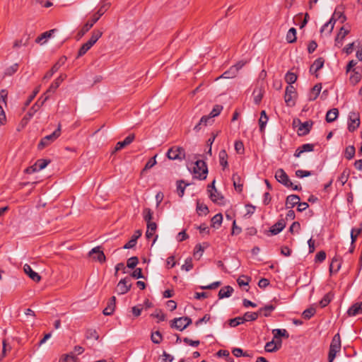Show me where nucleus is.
I'll return each instance as SVG.
<instances>
[{"label": "nucleus", "mask_w": 362, "mask_h": 362, "mask_svg": "<svg viewBox=\"0 0 362 362\" xmlns=\"http://www.w3.org/2000/svg\"><path fill=\"white\" fill-rule=\"evenodd\" d=\"M108 8L107 4L102 5L98 11L93 15L91 19L83 25L82 28L78 31L77 35L78 38L83 37L89 30L93 26V25L100 19V18L107 11Z\"/></svg>", "instance_id": "obj_1"}, {"label": "nucleus", "mask_w": 362, "mask_h": 362, "mask_svg": "<svg viewBox=\"0 0 362 362\" xmlns=\"http://www.w3.org/2000/svg\"><path fill=\"white\" fill-rule=\"evenodd\" d=\"M102 35V31L99 30H93L90 38L80 47L77 57L84 55L94 45L99 38L101 37Z\"/></svg>", "instance_id": "obj_2"}, {"label": "nucleus", "mask_w": 362, "mask_h": 362, "mask_svg": "<svg viewBox=\"0 0 362 362\" xmlns=\"http://www.w3.org/2000/svg\"><path fill=\"white\" fill-rule=\"evenodd\" d=\"M193 173L195 178L202 180H205L208 173V167L206 162L202 160H197L193 168Z\"/></svg>", "instance_id": "obj_3"}, {"label": "nucleus", "mask_w": 362, "mask_h": 362, "mask_svg": "<svg viewBox=\"0 0 362 362\" xmlns=\"http://www.w3.org/2000/svg\"><path fill=\"white\" fill-rule=\"evenodd\" d=\"M192 321L189 317H180L174 318L170 321V327L182 331L192 324Z\"/></svg>", "instance_id": "obj_4"}, {"label": "nucleus", "mask_w": 362, "mask_h": 362, "mask_svg": "<svg viewBox=\"0 0 362 362\" xmlns=\"http://www.w3.org/2000/svg\"><path fill=\"white\" fill-rule=\"evenodd\" d=\"M61 134V124H59L57 129L51 134L43 137L37 145L38 149H42L54 141Z\"/></svg>", "instance_id": "obj_5"}, {"label": "nucleus", "mask_w": 362, "mask_h": 362, "mask_svg": "<svg viewBox=\"0 0 362 362\" xmlns=\"http://www.w3.org/2000/svg\"><path fill=\"white\" fill-rule=\"evenodd\" d=\"M167 157L170 160H182L185 159V151L182 147L180 146H173L170 149H168L167 153Z\"/></svg>", "instance_id": "obj_6"}, {"label": "nucleus", "mask_w": 362, "mask_h": 362, "mask_svg": "<svg viewBox=\"0 0 362 362\" xmlns=\"http://www.w3.org/2000/svg\"><path fill=\"white\" fill-rule=\"evenodd\" d=\"M297 97V93L293 86H288L286 88L284 100L287 106L293 107L295 105V99Z\"/></svg>", "instance_id": "obj_7"}, {"label": "nucleus", "mask_w": 362, "mask_h": 362, "mask_svg": "<svg viewBox=\"0 0 362 362\" xmlns=\"http://www.w3.org/2000/svg\"><path fill=\"white\" fill-rule=\"evenodd\" d=\"M245 63L243 62V61L238 62L235 65L230 66L229 69L226 71L220 76V78H235L237 76L239 70L243 68V66L245 65Z\"/></svg>", "instance_id": "obj_8"}, {"label": "nucleus", "mask_w": 362, "mask_h": 362, "mask_svg": "<svg viewBox=\"0 0 362 362\" xmlns=\"http://www.w3.org/2000/svg\"><path fill=\"white\" fill-rule=\"evenodd\" d=\"M360 115L358 112H351L349 115L348 129L349 132H354L360 125Z\"/></svg>", "instance_id": "obj_9"}, {"label": "nucleus", "mask_w": 362, "mask_h": 362, "mask_svg": "<svg viewBox=\"0 0 362 362\" xmlns=\"http://www.w3.org/2000/svg\"><path fill=\"white\" fill-rule=\"evenodd\" d=\"M275 178L279 183L282 184L286 187H290V186H292V182L291 181L286 173L282 168H279L276 171Z\"/></svg>", "instance_id": "obj_10"}, {"label": "nucleus", "mask_w": 362, "mask_h": 362, "mask_svg": "<svg viewBox=\"0 0 362 362\" xmlns=\"http://www.w3.org/2000/svg\"><path fill=\"white\" fill-rule=\"evenodd\" d=\"M130 281L129 277H125L122 279L117 286V293L119 295H123L127 293L132 287V284H127V283Z\"/></svg>", "instance_id": "obj_11"}, {"label": "nucleus", "mask_w": 362, "mask_h": 362, "mask_svg": "<svg viewBox=\"0 0 362 362\" xmlns=\"http://www.w3.org/2000/svg\"><path fill=\"white\" fill-rule=\"evenodd\" d=\"M313 122L308 120L305 122H301L297 130V134L300 136H303L308 134L313 127Z\"/></svg>", "instance_id": "obj_12"}, {"label": "nucleus", "mask_w": 362, "mask_h": 362, "mask_svg": "<svg viewBox=\"0 0 362 362\" xmlns=\"http://www.w3.org/2000/svg\"><path fill=\"white\" fill-rule=\"evenodd\" d=\"M89 255L93 257V259L98 261L100 263L105 262V255L104 252L100 250V247H95L89 252Z\"/></svg>", "instance_id": "obj_13"}, {"label": "nucleus", "mask_w": 362, "mask_h": 362, "mask_svg": "<svg viewBox=\"0 0 362 362\" xmlns=\"http://www.w3.org/2000/svg\"><path fill=\"white\" fill-rule=\"evenodd\" d=\"M325 64V59L322 57H319L315 62L310 67V73L311 74H315V76L317 77L318 74H317V72L321 69Z\"/></svg>", "instance_id": "obj_14"}, {"label": "nucleus", "mask_w": 362, "mask_h": 362, "mask_svg": "<svg viewBox=\"0 0 362 362\" xmlns=\"http://www.w3.org/2000/svg\"><path fill=\"white\" fill-rule=\"evenodd\" d=\"M332 19L333 22H336V21L339 20L341 21V23H343L346 21V17L344 14V8L342 6H338L332 15V17L331 18Z\"/></svg>", "instance_id": "obj_15"}, {"label": "nucleus", "mask_w": 362, "mask_h": 362, "mask_svg": "<svg viewBox=\"0 0 362 362\" xmlns=\"http://www.w3.org/2000/svg\"><path fill=\"white\" fill-rule=\"evenodd\" d=\"M134 134H132L127 136L123 141H118L115 146L114 152L118 151L122 149L123 148L126 147L127 146L129 145L134 140Z\"/></svg>", "instance_id": "obj_16"}, {"label": "nucleus", "mask_w": 362, "mask_h": 362, "mask_svg": "<svg viewBox=\"0 0 362 362\" xmlns=\"http://www.w3.org/2000/svg\"><path fill=\"white\" fill-rule=\"evenodd\" d=\"M116 307V297L112 296L108 302L106 308L103 311V315H111L113 314L115 309Z\"/></svg>", "instance_id": "obj_17"}, {"label": "nucleus", "mask_w": 362, "mask_h": 362, "mask_svg": "<svg viewBox=\"0 0 362 362\" xmlns=\"http://www.w3.org/2000/svg\"><path fill=\"white\" fill-rule=\"evenodd\" d=\"M24 272L35 282H39L41 279V276L35 272L33 270L31 267L25 264L23 267Z\"/></svg>", "instance_id": "obj_18"}, {"label": "nucleus", "mask_w": 362, "mask_h": 362, "mask_svg": "<svg viewBox=\"0 0 362 362\" xmlns=\"http://www.w3.org/2000/svg\"><path fill=\"white\" fill-rule=\"evenodd\" d=\"M286 223L285 220L281 218L270 228L269 232L272 233V235H277L283 230V229L286 227Z\"/></svg>", "instance_id": "obj_19"}, {"label": "nucleus", "mask_w": 362, "mask_h": 362, "mask_svg": "<svg viewBox=\"0 0 362 362\" xmlns=\"http://www.w3.org/2000/svg\"><path fill=\"white\" fill-rule=\"evenodd\" d=\"M213 122L214 119H211V117L204 115L200 119L199 123L194 126V130L198 132L202 128V127H205L209 124L211 125L213 124Z\"/></svg>", "instance_id": "obj_20"}, {"label": "nucleus", "mask_w": 362, "mask_h": 362, "mask_svg": "<svg viewBox=\"0 0 362 362\" xmlns=\"http://www.w3.org/2000/svg\"><path fill=\"white\" fill-rule=\"evenodd\" d=\"M300 200V199L298 195H296V194L288 195L286 199V204H285L286 208L291 209V208L294 207L295 206H296L298 204Z\"/></svg>", "instance_id": "obj_21"}, {"label": "nucleus", "mask_w": 362, "mask_h": 362, "mask_svg": "<svg viewBox=\"0 0 362 362\" xmlns=\"http://www.w3.org/2000/svg\"><path fill=\"white\" fill-rule=\"evenodd\" d=\"M66 78V74H60L54 82L50 85L49 89L47 90L46 94H49L50 93H54L57 88L59 86L61 83Z\"/></svg>", "instance_id": "obj_22"}, {"label": "nucleus", "mask_w": 362, "mask_h": 362, "mask_svg": "<svg viewBox=\"0 0 362 362\" xmlns=\"http://www.w3.org/2000/svg\"><path fill=\"white\" fill-rule=\"evenodd\" d=\"M313 150H314V144H303L302 146H300V147H298L296 150V151L294 153V156L296 158H298V157H300L301 153H303L304 152H310V151H313Z\"/></svg>", "instance_id": "obj_23"}, {"label": "nucleus", "mask_w": 362, "mask_h": 362, "mask_svg": "<svg viewBox=\"0 0 362 362\" xmlns=\"http://www.w3.org/2000/svg\"><path fill=\"white\" fill-rule=\"evenodd\" d=\"M281 346V340L279 339L276 343L272 340L266 344L264 349L267 352L272 353L278 351Z\"/></svg>", "instance_id": "obj_24"}, {"label": "nucleus", "mask_w": 362, "mask_h": 362, "mask_svg": "<svg viewBox=\"0 0 362 362\" xmlns=\"http://www.w3.org/2000/svg\"><path fill=\"white\" fill-rule=\"evenodd\" d=\"M48 98H49V95H47L45 98V99L41 102L40 104H38V102H37L34 105H33V107L29 110V111L25 115L24 119H30L34 115V114L40 109V106H42L43 105L45 101L46 100H47Z\"/></svg>", "instance_id": "obj_25"}, {"label": "nucleus", "mask_w": 362, "mask_h": 362, "mask_svg": "<svg viewBox=\"0 0 362 362\" xmlns=\"http://www.w3.org/2000/svg\"><path fill=\"white\" fill-rule=\"evenodd\" d=\"M232 180L235 190L241 192L243 188V183L240 176L238 173H233L232 176Z\"/></svg>", "instance_id": "obj_26"}, {"label": "nucleus", "mask_w": 362, "mask_h": 362, "mask_svg": "<svg viewBox=\"0 0 362 362\" xmlns=\"http://www.w3.org/2000/svg\"><path fill=\"white\" fill-rule=\"evenodd\" d=\"M208 192H209V197L213 202L219 204H223L224 197L221 193L215 192V191L212 192L210 189H208Z\"/></svg>", "instance_id": "obj_27"}, {"label": "nucleus", "mask_w": 362, "mask_h": 362, "mask_svg": "<svg viewBox=\"0 0 362 362\" xmlns=\"http://www.w3.org/2000/svg\"><path fill=\"white\" fill-rule=\"evenodd\" d=\"M233 292V288L230 286H226L220 289L218 292L219 299L230 297Z\"/></svg>", "instance_id": "obj_28"}, {"label": "nucleus", "mask_w": 362, "mask_h": 362, "mask_svg": "<svg viewBox=\"0 0 362 362\" xmlns=\"http://www.w3.org/2000/svg\"><path fill=\"white\" fill-rule=\"evenodd\" d=\"M341 264L337 256L334 257L329 265L330 274L337 273L341 268Z\"/></svg>", "instance_id": "obj_29"}, {"label": "nucleus", "mask_w": 362, "mask_h": 362, "mask_svg": "<svg viewBox=\"0 0 362 362\" xmlns=\"http://www.w3.org/2000/svg\"><path fill=\"white\" fill-rule=\"evenodd\" d=\"M339 115V110L337 108H332L327 111L326 114V122L328 123L335 121Z\"/></svg>", "instance_id": "obj_30"}, {"label": "nucleus", "mask_w": 362, "mask_h": 362, "mask_svg": "<svg viewBox=\"0 0 362 362\" xmlns=\"http://www.w3.org/2000/svg\"><path fill=\"white\" fill-rule=\"evenodd\" d=\"M329 349L339 351L341 349V339L339 333L336 334L332 338Z\"/></svg>", "instance_id": "obj_31"}, {"label": "nucleus", "mask_w": 362, "mask_h": 362, "mask_svg": "<svg viewBox=\"0 0 362 362\" xmlns=\"http://www.w3.org/2000/svg\"><path fill=\"white\" fill-rule=\"evenodd\" d=\"M268 116L266 113L265 110H262L260 112V118L259 119V131L262 133H264L265 127L267 125V123L268 122Z\"/></svg>", "instance_id": "obj_32"}, {"label": "nucleus", "mask_w": 362, "mask_h": 362, "mask_svg": "<svg viewBox=\"0 0 362 362\" xmlns=\"http://www.w3.org/2000/svg\"><path fill=\"white\" fill-rule=\"evenodd\" d=\"M359 314H362V309L358 303L352 305L347 310V315L349 316H356Z\"/></svg>", "instance_id": "obj_33"}, {"label": "nucleus", "mask_w": 362, "mask_h": 362, "mask_svg": "<svg viewBox=\"0 0 362 362\" xmlns=\"http://www.w3.org/2000/svg\"><path fill=\"white\" fill-rule=\"evenodd\" d=\"M322 89V85L321 83H317L311 89L310 95H309V100H315L319 95L320 91Z\"/></svg>", "instance_id": "obj_34"}, {"label": "nucleus", "mask_w": 362, "mask_h": 362, "mask_svg": "<svg viewBox=\"0 0 362 362\" xmlns=\"http://www.w3.org/2000/svg\"><path fill=\"white\" fill-rule=\"evenodd\" d=\"M274 339H279L281 337L288 338L289 334L285 329H274L272 330Z\"/></svg>", "instance_id": "obj_35"}, {"label": "nucleus", "mask_w": 362, "mask_h": 362, "mask_svg": "<svg viewBox=\"0 0 362 362\" xmlns=\"http://www.w3.org/2000/svg\"><path fill=\"white\" fill-rule=\"evenodd\" d=\"M349 33V31L348 30H345L343 27H341L335 38V45H341L344 38L346 37V35H348Z\"/></svg>", "instance_id": "obj_36"}, {"label": "nucleus", "mask_w": 362, "mask_h": 362, "mask_svg": "<svg viewBox=\"0 0 362 362\" xmlns=\"http://www.w3.org/2000/svg\"><path fill=\"white\" fill-rule=\"evenodd\" d=\"M220 165L225 169L228 167V154L226 150H221L218 154Z\"/></svg>", "instance_id": "obj_37"}, {"label": "nucleus", "mask_w": 362, "mask_h": 362, "mask_svg": "<svg viewBox=\"0 0 362 362\" xmlns=\"http://www.w3.org/2000/svg\"><path fill=\"white\" fill-rule=\"evenodd\" d=\"M223 221V216L221 214H217L215 216H214L211 220V226L215 228H218Z\"/></svg>", "instance_id": "obj_38"}, {"label": "nucleus", "mask_w": 362, "mask_h": 362, "mask_svg": "<svg viewBox=\"0 0 362 362\" xmlns=\"http://www.w3.org/2000/svg\"><path fill=\"white\" fill-rule=\"evenodd\" d=\"M156 229L157 224L155 222L147 223V230L146 232V238L150 239L151 238H152Z\"/></svg>", "instance_id": "obj_39"}, {"label": "nucleus", "mask_w": 362, "mask_h": 362, "mask_svg": "<svg viewBox=\"0 0 362 362\" xmlns=\"http://www.w3.org/2000/svg\"><path fill=\"white\" fill-rule=\"evenodd\" d=\"M356 153V148L354 145H349L348 146L344 151V157L347 160H351Z\"/></svg>", "instance_id": "obj_40"}, {"label": "nucleus", "mask_w": 362, "mask_h": 362, "mask_svg": "<svg viewBox=\"0 0 362 362\" xmlns=\"http://www.w3.org/2000/svg\"><path fill=\"white\" fill-rule=\"evenodd\" d=\"M189 184L185 183V182L182 180L177 181V190L179 197H182L185 193V189Z\"/></svg>", "instance_id": "obj_41"}, {"label": "nucleus", "mask_w": 362, "mask_h": 362, "mask_svg": "<svg viewBox=\"0 0 362 362\" xmlns=\"http://www.w3.org/2000/svg\"><path fill=\"white\" fill-rule=\"evenodd\" d=\"M286 40L288 43H293L296 41V29L291 28L286 34Z\"/></svg>", "instance_id": "obj_42"}, {"label": "nucleus", "mask_w": 362, "mask_h": 362, "mask_svg": "<svg viewBox=\"0 0 362 362\" xmlns=\"http://www.w3.org/2000/svg\"><path fill=\"white\" fill-rule=\"evenodd\" d=\"M298 78V76L296 74L288 71L285 75V81L288 84V86H293Z\"/></svg>", "instance_id": "obj_43"}, {"label": "nucleus", "mask_w": 362, "mask_h": 362, "mask_svg": "<svg viewBox=\"0 0 362 362\" xmlns=\"http://www.w3.org/2000/svg\"><path fill=\"white\" fill-rule=\"evenodd\" d=\"M61 66V64H59V62H57L55 63L52 67L51 68V69L49 71H48L45 75L44 76V79H49L50 78L53 74L54 73H56L60 68Z\"/></svg>", "instance_id": "obj_44"}, {"label": "nucleus", "mask_w": 362, "mask_h": 362, "mask_svg": "<svg viewBox=\"0 0 362 362\" xmlns=\"http://www.w3.org/2000/svg\"><path fill=\"white\" fill-rule=\"evenodd\" d=\"M208 206L204 204L197 202V212L199 216H202V214L206 215L209 213Z\"/></svg>", "instance_id": "obj_45"}, {"label": "nucleus", "mask_w": 362, "mask_h": 362, "mask_svg": "<svg viewBox=\"0 0 362 362\" xmlns=\"http://www.w3.org/2000/svg\"><path fill=\"white\" fill-rule=\"evenodd\" d=\"M153 211L149 208H145L143 211V217L146 223H153L151 221L153 218Z\"/></svg>", "instance_id": "obj_46"}, {"label": "nucleus", "mask_w": 362, "mask_h": 362, "mask_svg": "<svg viewBox=\"0 0 362 362\" xmlns=\"http://www.w3.org/2000/svg\"><path fill=\"white\" fill-rule=\"evenodd\" d=\"M55 31H56V29H52L49 31H46V32L43 33L42 34H41L39 37H37L36 38L35 42L42 44L43 42H42V40L44 39L50 37Z\"/></svg>", "instance_id": "obj_47"}, {"label": "nucleus", "mask_w": 362, "mask_h": 362, "mask_svg": "<svg viewBox=\"0 0 362 362\" xmlns=\"http://www.w3.org/2000/svg\"><path fill=\"white\" fill-rule=\"evenodd\" d=\"M50 162L49 159H39L35 162V165L37 170L40 171L45 168Z\"/></svg>", "instance_id": "obj_48"}, {"label": "nucleus", "mask_w": 362, "mask_h": 362, "mask_svg": "<svg viewBox=\"0 0 362 362\" xmlns=\"http://www.w3.org/2000/svg\"><path fill=\"white\" fill-rule=\"evenodd\" d=\"M353 73L350 76V81L353 85H356L361 81V76L359 71H356V69H353Z\"/></svg>", "instance_id": "obj_49"}, {"label": "nucleus", "mask_w": 362, "mask_h": 362, "mask_svg": "<svg viewBox=\"0 0 362 362\" xmlns=\"http://www.w3.org/2000/svg\"><path fill=\"white\" fill-rule=\"evenodd\" d=\"M244 322L247 321H255L258 318V313L246 312L243 316Z\"/></svg>", "instance_id": "obj_50"}, {"label": "nucleus", "mask_w": 362, "mask_h": 362, "mask_svg": "<svg viewBox=\"0 0 362 362\" xmlns=\"http://www.w3.org/2000/svg\"><path fill=\"white\" fill-rule=\"evenodd\" d=\"M333 295L331 293H328L324 296V297L320 301V305L321 308L326 307L331 301Z\"/></svg>", "instance_id": "obj_51"}, {"label": "nucleus", "mask_w": 362, "mask_h": 362, "mask_svg": "<svg viewBox=\"0 0 362 362\" xmlns=\"http://www.w3.org/2000/svg\"><path fill=\"white\" fill-rule=\"evenodd\" d=\"M349 175H350V170L347 168H346L342 172V173L338 178V180L341 182V185H344L345 183L347 182Z\"/></svg>", "instance_id": "obj_52"}, {"label": "nucleus", "mask_w": 362, "mask_h": 362, "mask_svg": "<svg viewBox=\"0 0 362 362\" xmlns=\"http://www.w3.org/2000/svg\"><path fill=\"white\" fill-rule=\"evenodd\" d=\"M243 323H244V321H243V316L242 317L238 316V317H236L235 318H233V319H230L228 320V325L231 327H235L238 325L243 324Z\"/></svg>", "instance_id": "obj_53"}, {"label": "nucleus", "mask_w": 362, "mask_h": 362, "mask_svg": "<svg viewBox=\"0 0 362 362\" xmlns=\"http://www.w3.org/2000/svg\"><path fill=\"white\" fill-rule=\"evenodd\" d=\"M222 110H223L222 105H214V108L212 109V110L211 111L209 115H208V116L211 117V119H214V117L219 115V114L221 113Z\"/></svg>", "instance_id": "obj_54"}, {"label": "nucleus", "mask_w": 362, "mask_h": 362, "mask_svg": "<svg viewBox=\"0 0 362 362\" xmlns=\"http://www.w3.org/2000/svg\"><path fill=\"white\" fill-rule=\"evenodd\" d=\"M151 339L153 343L159 344L163 339V337L160 331H156L151 334Z\"/></svg>", "instance_id": "obj_55"}, {"label": "nucleus", "mask_w": 362, "mask_h": 362, "mask_svg": "<svg viewBox=\"0 0 362 362\" xmlns=\"http://www.w3.org/2000/svg\"><path fill=\"white\" fill-rule=\"evenodd\" d=\"M275 308L276 306L272 304L262 307V310H263V315L267 317L271 316L272 312L274 311Z\"/></svg>", "instance_id": "obj_56"}, {"label": "nucleus", "mask_w": 362, "mask_h": 362, "mask_svg": "<svg viewBox=\"0 0 362 362\" xmlns=\"http://www.w3.org/2000/svg\"><path fill=\"white\" fill-rule=\"evenodd\" d=\"M362 232V228H352L351 230V245L356 243L358 235Z\"/></svg>", "instance_id": "obj_57"}, {"label": "nucleus", "mask_w": 362, "mask_h": 362, "mask_svg": "<svg viewBox=\"0 0 362 362\" xmlns=\"http://www.w3.org/2000/svg\"><path fill=\"white\" fill-rule=\"evenodd\" d=\"M315 309L314 308H309L303 312V317L305 320L310 319L315 314Z\"/></svg>", "instance_id": "obj_58"}, {"label": "nucleus", "mask_w": 362, "mask_h": 362, "mask_svg": "<svg viewBox=\"0 0 362 362\" xmlns=\"http://www.w3.org/2000/svg\"><path fill=\"white\" fill-rule=\"evenodd\" d=\"M156 155L153 157L151 158L147 163H146L144 169L141 171V173H144V171L151 169L156 164Z\"/></svg>", "instance_id": "obj_59"}, {"label": "nucleus", "mask_w": 362, "mask_h": 362, "mask_svg": "<svg viewBox=\"0 0 362 362\" xmlns=\"http://www.w3.org/2000/svg\"><path fill=\"white\" fill-rule=\"evenodd\" d=\"M253 95H254V102L255 104H259L262 99V97H263V93H262V91L261 89H255L254 91H253Z\"/></svg>", "instance_id": "obj_60"}, {"label": "nucleus", "mask_w": 362, "mask_h": 362, "mask_svg": "<svg viewBox=\"0 0 362 362\" xmlns=\"http://www.w3.org/2000/svg\"><path fill=\"white\" fill-rule=\"evenodd\" d=\"M151 317L158 319V322L165 320V315L163 313L160 309H157L155 313H152Z\"/></svg>", "instance_id": "obj_61"}, {"label": "nucleus", "mask_w": 362, "mask_h": 362, "mask_svg": "<svg viewBox=\"0 0 362 362\" xmlns=\"http://www.w3.org/2000/svg\"><path fill=\"white\" fill-rule=\"evenodd\" d=\"M139 263V259L137 257H132L128 259L127 266L129 269H134Z\"/></svg>", "instance_id": "obj_62"}, {"label": "nucleus", "mask_w": 362, "mask_h": 362, "mask_svg": "<svg viewBox=\"0 0 362 362\" xmlns=\"http://www.w3.org/2000/svg\"><path fill=\"white\" fill-rule=\"evenodd\" d=\"M250 280V277L243 275L237 279V282L240 286H247Z\"/></svg>", "instance_id": "obj_63"}, {"label": "nucleus", "mask_w": 362, "mask_h": 362, "mask_svg": "<svg viewBox=\"0 0 362 362\" xmlns=\"http://www.w3.org/2000/svg\"><path fill=\"white\" fill-rule=\"evenodd\" d=\"M76 358L72 354H66L59 358V362H75Z\"/></svg>", "instance_id": "obj_64"}]
</instances>
